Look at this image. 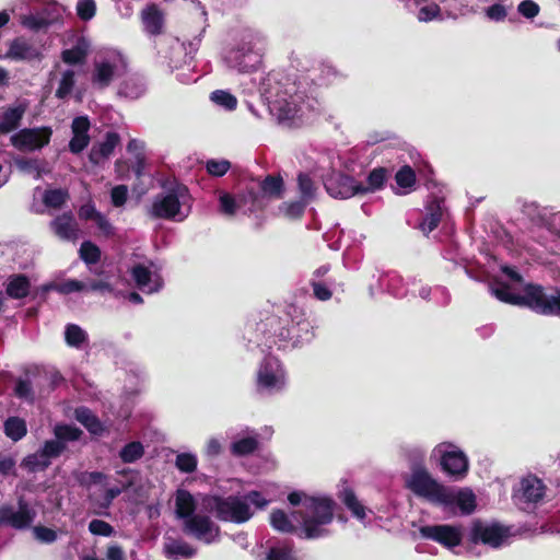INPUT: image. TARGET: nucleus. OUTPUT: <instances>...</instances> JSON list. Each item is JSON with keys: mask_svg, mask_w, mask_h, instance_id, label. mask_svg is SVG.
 Instances as JSON below:
<instances>
[{"mask_svg": "<svg viewBox=\"0 0 560 560\" xmlns=\"http://www.w3.org/2000/svg\"><path fill=\"white\" fill-rule=\"evenodd\" d=\"M504 282L492 281V293L502 302L527 306L542 315L560 317V290L547 293L541 285L527 284L522 291V276L510 267H502Z\"/></svg>", "mask_w": 560, "mask_h": 560, "instance_id": "1", "label": "nucleus"}, {"mask_svg": "<svg viewBox=\"0 0 560 560\" xmlns=\"http://www.w3.org/2000/svg\"><path fill=\"white\" fill-rule=\"evenodd\" d=\"M260 492L250 491L244 497L230 495L226 498L212 495L205 497L202 503L218 520L222 522L245 523L254 514L250 504L264 509L268 504Z\"/></svg>", "mask_w": 560, "mask_h": 560, "instance_id": "2", "label": "nucleus"}, {"mask_svg": "<svg viewBox=\"0 0 560 560\" xmlns=\"http://www.w3.org/2000/svg\"><path fill=\"white\" fill-rule=\"evenodd\" d=\"M292 505L303 504L306 514L302 527L306 538H317L326 532L323 528L332 520L334 502L328 498H306L301 492H292L288 497Z\"/></svg>", "mask_w": 560, "mask_h": 560, "instance_id": "3", "label": "nucleus"}, {"mask_svg": "<svg viewBox=\"0 0 560 560\" xmlns=\"http://www.w3.org/2000/svg\"><path fill=\"white\" fill-rule=\"evenodd\" d=\"M191 208V197L184 185H175L158 195L150 208L153 218L183 221Z\"/></svg>", "mask_w": 560, "mask_h": 560, "instance_id": "4", "label": "nucleus"}, {"mask_svg": "<svg viewBox=\"0 0 560 560\" xmlns=\"http://www.w3.org/2000/svg\"><path fill=\"white\" fill-rule=\"evenodd\" d=\"M126 62L120 55L96 59L93 63L91 82L97 89L107 88L112 81L126 71Z\"/></svg>", "mask_w": 560, "mask_h": 560, "instance_id": "5", "label": "nucleus"}, {"mask_svg": "<svg viewBox=\"0 0 560 560\" xmlns=\"http://www.w3.org/2000/svg\"><path fill=\"white\" fill-rule=\"evenodd\" d=\"M546 494V486L541 479L527 475L521 479L518 488L514 491V500L526 510L540 503Z\"/></svg>", "mask_w": 560, "mask_h": 560, "instance_id": "6", "label": "nucleus"}, {"mask_svg": "<svg viewBox=\"0 0 560 560\" xmlns=\"http://www.w3.org/2000/svg\"><path fill=\"white\" fill-rule=\"evenodd\" d=\"M407 487L417 495L433 503H440L441 498L445 499V487L431 478L424 470L415 471L407 481Z\"/></svg>", "mask_w": 560, "mask_h": 560, "instance_id": "7", "label": "nucleus"}, {"mask_svg": "<svg viewBox=\"0 0 560 560\" xmlns=\"http://www.w3.org/2000/svg\"><path fill=\"white\" fill-rule=\"evenodd\" d=\"M35 516V511L24 501L19 502L18 509L10 504L0 505V526L23 530L32 525Z\"/></svg>", "mask_w": 560, "mask_h": 560, "instance_id": "8", "label": "nucleus"}, {"mask_svg": "<svg viewBox=\"0 0 560 560\" xmlns=\"http://www.w3.org/2000/svg\"><path fill=\"white\" fill-rule=\"evenodd\" d=\"M443 494L445 499L441 498L439 504L453 515H469L476 509V495L467 488L454 490L445 487Z\"/></svg>", "mask_w": 560, "mask_h": 560, "instance_id": "9", "label": "nucleus"}, {"mask_svg": "<svg viewBox=\"0 0 560 560\" xmlns=\"http://www.w3.org/2000/svg\"><path fill=\"white\" fill-rule=\"evenodd\" d=\"M435 452L441 455L443 470L450 476L462 479L467 474L468 459L456 446L442 443L436 446Z\"/></svg>", "mask_w": 560, "mask_h": 560, "instance_id": "10", "label": "nucleus"}, {"mask_svg": "<svg viewBox=\"0 0 560 560\" xmlns=\"http://www.w3.org/2000/svg\"><path fill=\"white\" fill-rule=\"evenodd\" d=\"M51 133L49 127L24 128L11 137V143L20 151H35L49 143Z\"/></svg>", "mask_w": 560, "mask_h": 560, "instance_id": "11", "label": "nucleus"}, {"mask_svg": "<svg viewBox=\"0 0 560 560\" xmlns=\"http://www.w3.org/2000/svg\"><path fill=\"white\" fill-rule=\"evenodd\" d=\"M184 532L206 544L215 541L220 536V527L207 515L196 514L184 522Z\"/></svg>", "mask_w": 560, "mask_h": 560, "instance_id": "12", "label": "nucleus"}, {"mask_svg": "<svg viewBox=\"0 0 560 560\" xmlns=\"http://www.w3.org/2000/svg\"><path fill=\"white\" fill-rule=\"evenodd\" d=\"M264 51V39L254 37L235 52L233 59L237 62L241 71L249 72L261 63Z\"/></svg>", "mask_w": 560, "mask_h": 560, "instance_id": "13", "label": "nucleus"}, {"mask_svg": "<svg viewBox=\"0 0 560 560\" xmlns=\"http://www.w3.org/2000/svg\"><path fill=\"white\" fill-rule=\"evenodd\" d=\"M327 192L334 198H350L357 194H365L366 189L352 177L342 174H332L325 180Z\"/></svg>", "mask_w": 560, "mask_h": 560, "instance_id": "14", "label": "nucleus"}, {"mask_svg": "<svg viewBox=\"0 0 560 560\" xmlns=\"http://www.w3.org/2000/svg\"><path fill=\"white\" fill-rule=\"evenodd\" d=\"M420 534L424 538L435 540L447 548L458 546L463 538L462 528L453 525L422 526Z\"/></svg>", "mask_w": 560, "mask_h": 560, "instance_id": "15", "label": "nucleus"}, {"mask_svg": "<svg viewBox=\"0 0 560 560\" xmlns=\"http://www.w3.org/2000/svg\"><path fill=\"white\" fill-rule=\"evenodd\" d=\"M151 267H153V264H150V266L139 264L131 269V276L137 287L145 293L156 292L163 284L161 276Z\"/></svg>", "mask_w": 560, "mask_h": 560, "instance_id": "16", "label": "nucleus"}, {"mask_svg": "<svg viewBox=\"0 0 560 560\" xmlns=\"http://www.w3.org/2000/svg\"><path fill=\"white\" fill-rule=\"evenodd\" d=\"M52 232L61 240L77 241L80 229L71 212H65L54 219L50 223Z\"/></svg>", "mask_w": 560, "mask_h": 560, "instance_id": "17", "label": "nucleus"}, {"mask_svg": "<svg viewBox=\"0 0 560 560\" xmlns=\"http://www.w3.org/2000/svg\"><path fill=\"white\" fill-rule=\"evenodd\" d=\"M26 110L27 104L25 102L3 108L0 114V136L8 135L18 129Z\"/></svg>", "mask_w": 560, "mask_h": 560, "instance_id": "18", "label": "nucleus"}, {"mask_svg": "<svg viewBox=\"0 0 560 560\" xmlns=\"http://www.w3.org/2000/svg\"><path fill=\"white\" fill-rule=\"evenodd\" d=\"M72 139L69 142V150L72 153H80L90 143V121L88 117L80 116L73 119L72 125Z\"/></svg>", "mask_w": 560, "mask_h": 560, "instance_id": "19", "label": "nucleus"}, {"mask_svg": "<svg viewBox=\"0 0 560 560\" xmlns=\"http://www.w3.org/2000/svg\"><path fill=\"white\" fill-rule=\"evenodd\" d=\"M120 137L117 132L109 131L105 135L103 141L95 143L89 154V159L93 164H101L106 161L119 144Z\"/></svg>", "mask_w": 560, "mask_h": 560, "instance_id": "20", "label": "nucleus"}, {"mask_svg": "<svg viewBox=\"0 0 560 560\" xmlns=\"http://www.w3.org/2000/svg\"><path fill=\"white\" fill-rule=\"evenodd\" d=\"M39 56L38 49L23 37L13 39L7 51V57L13 60H33Z\"/></svg>", "mask_w": 560, "mask_h": 560, "instance_id": "21", "label": "nucleus"}, {"mask_svg": "<svg viewBox=\"0 0 560 560\" xmlns=\"http://www.w3.org/2000/svg\"><path fill=\"white\" fill-rule=\"evenodd\" d=\"M197 501L195 497L185 489H178L175 493V514L177 518L187 521L196 514Z\"/></svg>", "mask_w": 560, "mask_h": 560, "instance_id": "22", "label": "nucleus"}, {"mask_svg": "<svg viewBox=\"0 0 560 560\" xmlns=\"http://www.w3.org/2000/svg\"><path fill=\"white\" fill-rule=\"evenodd\" d=\"M141 18L145 32L151 35H159L162 33L164 19L162 12L155 5H150L143 9Z\"/></svg>", "mask_w": 560, "mask_h": 560, "instance_id": "23", "label": "nucleus"}, {"mask_svg": "<svg viewBox=\"0 0 560 560\" xmlns=\"http://www.w3.org/2000/svg\"><path fill=\"white\" fill-rule=\"evenodd\" d=\"M299 100H301L299 95L290 96V101L285 98L276 100L273 102V109L278 112L279 119L292 120L299 117V114L302 112L301 106L298 104Z\"/></svg>", "mask_w": 560, "mask_h": 560, "instance_id": "24", "label": "nucleus"}, {"mask_svg": "<svg viewBox=\"0 0 560 560\" xmlns=\"http://www.w3.org/2000/svg\"><path fill=\"white\" fill-rule=\"evenodd\" d=\"M31 283L24 275H13L8 278L7 294L12 299H23L30 292Z\"/></svg>", "mask_w": 560, "mask_h": 560, "instance_id": "25", "label": "nucleus"}, {"mask_svg": "<svg viewBox=\"0 0 560 560\" xmlns=\"http://www.w3.org/2000/svg\"><path fill=\"white\" fill-rule=\"evenodd\" d=\"M165 553L168 558L178 559L185 558L189 559L196 555V549L184 540L171 539L164 545Z\"/></svg>", "mask_w": 560, "mask_h": 560, "instance_id": "26", "label": "nucleus"}, {"mask_svg": "<svg viewBox=\"0 0 560 560\" xmlns=\"http://www.w3.org/2000/svg\"><path fill=\"white\" fill-rule=\"evenodd\" d=\"M427 214L419 223V229L428 234L438 228L442 218V208L439 201H433L427 207Z\"/></svg>", "mask_w": 560, "mask_h": 560, "instance_id": "27", "label": "nucleus"}, {"mask_svg": "<svg viewBox=\"0 0 560 560\" xmlns=\"http://www.w3.org/2000/svg\"><path fill=\"white\" fill-rule=\"evenodd\" d=\"M75 85V71L73 69H63L59 72L58 88L56 97L59 100L67 98Z\"/></svg>", "mask_w": 560, "mask_h": 560, "instance_id": "28", "label": "nucleus"}, {"mask_svg": "<svg viewBox=\"0 0 560 560\" xmlns=\"http://www.w3.org/2000/svg\"><path fill=\"white\" fill-rule=\"evenodd\" d=\"M343 504L351 511L352 515L358 520L363 521L366 516V510L358 500L351 489H345L340 495Z\"/></svg>", "mask_w": 560, "mask_h": 560, "instance_id": "29", "label": "nucleus"}, {"mask_svg": "<svg viewBox=\"0 0 560 560\" xmlns=\"http://www.w3.org/2000/svg\"><path fill=\"white\" fill-rule=\"evenodd\" d=\"M75 419L93 434H100L103 431L102 423L88 408H78Z\"/></svg>", "mask_w": 560, "mask_h": 560, "instance_id": "30", "label": "nucleus"}, {"mask_svg": "<svg viewBox=\"0 0 560 560\" xmlns=\"http://www.w3.org/2000/svg\"><path fill=\"white\" fill-rule=\"evenodd\" d=\"M50 465V460L46 458V455L39 450L38 452L26 456L22 462V467L28 471H40L46 469Z\"/></svg>", "mask_w": 560, "mask_h": 560, "instance_id": "31", "label": "nucleus"}, {"mask_svg": "<svg viewBox=\"0 0 560 560\" xmlns=\"http://www.w3.org/2000/svg\"><path fill=\"white\" fill-rule=\"evenodd\" d=\"M4 432L13 441L21 440L26 434L25 421L18 417L9 418L4 422Z\"/></svg>", "mask_w": 560, "mask_h": 560, "instance_id": "32", "label": "nucleus"}, {"mask_svg": "<svg viewBox=\"0 0 560 560\" xmlns=\"http://www.w3.org/2000/svg\"><path fill=\"white\" fill-rule=\"evenodd\" d=\"M271 526L282 533H294L295 526L282 510H276L270 514Z\"/></svg>", "mask_w": 560, "mask_h": 560, "instance_id": "33", "label": "nucleus"}, {"mask_svg": "<svg viewBox=\"0 0 560 560\" xmlns=\"http://www.w3.org/2000/svg\"><path fill=\"white\" fill-rule=\"evenodd\" d=\"M257 447L258 440L255 436H247L232 443L231 452L236 456H244L253 453Z\"/></svg>", "mask_w": 560, "mask_h": 560, "instance_id": "34", "label": "nucleus"}, {"mask_svg": "<svg viewBox=\"0 0 560 560\" xmlns=\"http://www.w3.org/2000/svg\"><path fill=\"white\" fill-rule=\"evenodd\" d=\"M514 536L512 528L503 526L499 523H492V548H499L510 542V539Z\"/></svg>", "mask_w": 560, "mask_h": 560, "instance_id": "35", "label": "nucleus"}, {"mask_svg": "<svg viewBox=\"0 0 560 560\" xmlns=\"http://www.w3.org/2000/svg\"><path fill=\"white\" fill-rule=\"evenodd\" d=\"M44 290H55L61 294H69L72 292L86 290V284L79 280L69 279L60 283L45 285Z\"/></svg>", "mask_w": 560, "mask_h": 560, "instance_id": "36", "label": "nucleus"}, {"mask_svg": "<svg viewBox=\"0 0 560 560\" xmlns=\"http://www.w3.org/2000/svg\"><path fill=\"white\" fill-rule=\"evenodd\" d=\"M66 341L69 346L80 348L88 339L86 332L74 324H69L65 331Z\"/></svg>", "mask_w": 560, "mask_h": 560, "instance_id": "37", "label": "nucleus"}, {"mask_svg": "<svg viewBox=\"0 0 560 560\" xmlns=\"http://www.w3.org/2000/svg\"><path fill=\"white\" fill-rule=\"evenodd\" d=\"M144 92V84L138 78H129L124 81L120 86L119 93L129 98H138Z\"/></svg>", "mask_w": 560, "mask_h": 560, "instance_id": "38", "label": "nucleus"}, {"mask_svg": "<svg viewBox=\"0 0 560 560\" xmlns=\"http://www.w3.org/2000/svg\"><path fill=\"white\" fill-rule=\"evenodd\" d=\"M69 198V194L65 189H49L46 190L43 197V202L47 207L60 208Z\"/></svg>", "mask_w": 560, "mask_h": 560, "instance_id": "39", "label": "nucleus"}, {"mask_svg": "<svg viewBox=\"0 0 560 560\" xmlns=\"http://www.w3.org/2000/svg\"><path fill=\"white\" fill-rule=\"evenodd\" d=\"M88 51L81 45L65 49L61 52V59L67 65H81L85 61Z\"/></svg>", "mask_w": 560, "mask_h": 560, "instance_id": "40", "label": "nucleus"}, {"mask_svg": "<svg viewBox=\"0 0 560 560\" xmlns=\"http://www.w3.org/2000/svg\"><path fill=\"white\" fill-rule=\"evenodd\" d=\"M260 187L266 196L279 198L283 189V182L281 177L267 176Z\"/></svg>", "mask_w": 560, "mask_h": 560, "instance_id": "41", "label": "nucleus"}, {"mask_svg": "<svg viewBox=\"0 0 560 560\" xmlns=\"http://www.w3.org/2000/svg\"><path fill=\"white\" fill-rule=\"evenodd\" d=\"M79 253L81 259L89 265L96 264L101 258L100 248L90 241L81 244Z\"/></svg>", "mask_w": 560, "mask_h": 560, "instance_id": "42", "label": "nucleus"}, {"mask_svg": "<svg viewBox=\"0 0 560 560\" xmlns=\"http://www.w3.org/2000/svg\"><path fill=\"white\" fill-rule=\"evenodd\" d=\"M470 540L474 544L490 542V526H488L487 524H483L480 521H475L472 523L471 530H470Z\"/></svg>", "mask_w": 560, "mask_h": 560, "instance_id": "43", "label": "nucleus"}, {"mask_svg": "<svg viewBox=\"0 0 560 560\" xmlns=\"http://www.w3.org/2000/svg\"><path fill=\"white\" fill-rule=\"evenodd\" d=\"M269 362H266L259 370L258 373V385L265 388L278 387L280 380L278 376L269 370Z\"/></svg>", "mask_w": 560, "mask_h": 560, "instance_id": "44", "label": "nucleus"}, {"mask_svg": "<svg viewBox=\"0 0 560 560\" xmlns=\"http://www.w3.org/2000/svg\"><path fill=\"white\" fill-rule=\"evenodd\" d=\"M143 455V446L139 442H131L120 451V458L124 463H132Z\"/></svg>", "mask_w": 560, "mask_h": 560, "instance_id": "45", "label": "nucleus"}, {"mask_svg": "<svg viewBox=\"0 0 560 560\" xmlns=\"http://www.w3.org/2000/svg\"><path fill=\"white\" fill-rule=\"evenodd\" d=\"M211 101L226 109H234L237 105L236 97L222 90L212 92Z\"/></svg>", "mask_w": 560, "mask_h": 560, "instance_id": "46", "label": "nucleus"}, {"mask_svg": "<svg viewBox=\"0 0 560 560\" xmlns=\"http://www.w3.org/2000/svg\"><path fill=\"white\" fill-rule=\"evenodd\" d=\"M54 432L57 440L62 443L65 441H75L82 433L81 430L72 425H57Z\"/></svg>", "mask_w": 560, "mask_h": 560, "instance_id": "47", "label": "nucleus"}, {"mask_svg": "<svg viewBox=\"0 0 560 560\" xmlns=\"http://www.w3.org/2000/svg\"><path fill=\"white\" fill-rule=\"evenodd\" d=\"M176 467L183 472H192L197 467V458L190 453H182L176 457Z\"/></svg>", "mask_w": 560, "mask_h": 560, "instance_id": "48", "label": "nucleus"}, {"mask_svg": "<svg viewBox=\"0 0 560 560\" xmlns=\"http://www.w3.org/2000/svg\"><path fill=\"white\" fill-rule=\"evenodd\" d=\"M89 530L96 536L109 537L114 534V527L102 520H92L89 524Z\"/></svg>", "mask_w": 560, "mask_h": 560, "instance_id": "49", "label": "nucleus"}, {"mask_svg": "<svg viewBox=\"0 0 560 560\" xmlns=\"http://www.w3.org/2000/svg\"><path fill=\"white\" fill-rule=\"evenodd\" d=\"M395 178H396L397 185L400 187H404V188H409V187L413 186V184L416 182L415 172L412 171V168L410 166H404L402 168H400L397 172Z\"/></svg>", "mask_w": 560, "mask_h": 560, "instance_id": "50", "label": "nucleus"}, {"mask_svg": "<svg viewBox=\"0 0 560 560\" xmlns=\"http://www.w3.org/2000/svg\"><path fill=\"white\" fill-rule=\"evenodd\" d=\"M385 178H386L385 170L384 168H375L370 173V175L368 177L369 186L368 187L363 186V188L366 189V192L374 191L382 187V185L385 182Z\"/></svg>", "mask_w": 560, "mask_h": 560, "instance_id": "51", "label": "nucleus"}, {"mask_svg": "<svg viewBox=\"0 0 560 560\" xmlns=\"http://www.w3.org/2000/svg\"><path fill=\"white\" fill-rule=\"evenodd\" d=\"M95 11L94 0H79L77 3V13L83 21L91 20L95 15Z\"/></svg>", "mask_w": 560, "mask_h": 560, "instance_id": "52", "label": "nucleus"}, {"mask_svg": "<svg viewBox=\"0 0 560 560\" xmlns=\"http://www.w3.org/2000/svg\"><path fill=\"white\" fill-rule=\"evenodd\" d=\"M65 450V443L58 440H51L45 442L43 448L40 450L46 458L51 460V458L58 457L62 451Z\"/></svg>", "mask_w": 560, "mask_h": 560, "instance_id": "53", "label": "nucleus"}, {"mask_svg": "<svg viewBox=\"0 0 560 560\" xmlns=\"http://www.w3.org/2000/svg\"><path fill=\"white\" fill-rule=\"evenodd\" d=\"M231 167L228 160H210L207 162V171L213 176H223Z\"/></svg>", "mask_w": 560, "mask_h": 560, "instance_id": "54", "label": "nucleus"}, {"mask_svg": "<svg viewBox=\"0 0 560 560\" xmlns=\"http://www.w3.org/2000/svg\"><path fill=\"white\" fill-rule=\"evenodd\" d=\"M220 210L222 213L233 215L236 212L237 203L233 196L228 192H222L219 198Z\"/></svg>", "mask_w": 560, "mask_h": 560, "instance_id": "55", "label": "nucleus"}, {"mask_svg": "<svg viewBox=\"0 0 560 560\" xmlns=\"http://www.w3.org/2000/svg\"><path fill=\"white\" fill-rule=\"evenodd\" d=\"M517 11L526 19H534L539 14L540 9L533 0H524L518 4Z\"/></svg>", "mask_w": 560, "mask_h": 560, "instance_id": "56", "label": "nucleus"}, {"mask_svg": "<svg viewBox=\"0 0 560 560\" xmlns=\"http://www.w3.org/2000/svg\"><path fill=\"white\" fill-rule=\"evenodd\" d=\"M16 165L22 172L33 175L34 178L38 179L40 177V171L36 160L22 159L16 161Z\"/></svg>", "mask_w": 560, "mask_h": 560, "instance_id": "57", "label": "nucleus"}, {"mask_svg": "<svg viewBox=\"0 0 560 560\" xmlns=\"http://www.w3.org/2000/svg\"><path fill=\"white\" fill-rule=\"evenodd\" d=\"M33 533L36 539H38L42 542L49 544L54 542L57 539V533L48 527L36 526L33 528Z\"/></svg>", "mask_w": 560, "mask_h": 560, "instance_id": "58", "label": "nucleus"}, {"mask_svg": "<svg viewBox=\"0 0 560 560\" xmlns=\"http://www.w3.org/2000/svg\"><path fill=\"white\" fill-rule=\"evenodd\" d=\"M128 196V188L125 185L115 186L112 189L110 198L115 207H121L125 205Z\"/></svg>", "mask_w": 560, "mask_h": 560, "instance_id": "59", "label": "nucleus"}, {"mask_svg": "<svg viewBox=\"0 0 560 560\" xmlns=\"http://www.w3.org/2000/svg\"><path fill=\"white\" fill-rule=\"evenodd\" d=\"M269 560H294L292 549L289 547H275L268 553Z\"/></svg>", "mask_w": 560, "mask_h": 560, "instance_id": "60", "label": "nucleus"}, {"mask_svg": "<svg viewBox=\"0 0 560 560\" xmlns=\"http://www.w3.org/2000/svg\"><path fill=\"white\" fill-rule=\"evenodd\" d=\"M298 180L302 196L304 198H312L315 190L312 179L305 174H300Z\"/></svg>", "mask_w": 560, "mask_h": 560, "instance_id": "61", "label": "nucleus"}, {"mask_svg": "<svg viewBox=\"0 0 560 560\" xmlns=\"http://www.w3.org/2000/svg\"><path fill=\"white\" fill-rule=\"evenodd\" d=\"M22 24L32 30H39L47 25V20L43 16H36L34 14L23 15L21 20Z\"/></svg>", "mask_w": 560, "mask_h": 560, "instance_id": "62", "label": "nucleus"}, {"mask_svg": "<svg viewBox=\"0 0 560 560\" xmlns=\"http://www.w3.org/2000/svg\"><path fill=\"white\" fill-rule=\"evenodd\" d=\"M122 490L124 488L119 487H112L106 489L102 500L98 501V505L103 509H107L112 504L113 500L122 492Z\"/></svg>", "mask_w": 560, "mask_h": 560, "instance_id": "63", "label": "nucleus"}, {"mask_svg": "<svg viewBox=\"0 0 560 560\" xmlns=\"http://www.w3.org/2000/svg\"><path fill=\"white\" fill-rule=\"evenodd\" d=\"M14 468L15 459L11 455L0 453V475L14 474Z\"/></svg>", "mask_w": 560, "mask_h": 560, "instance_id": "64", "label": "nucleus"}]
</instances>
